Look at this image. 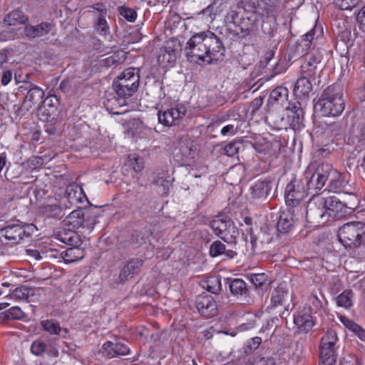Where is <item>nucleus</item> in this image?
Segmentation results:
<instances>
[{
    "label": "nucleus",
    "instance_id": "obj_33",
    "mask_svg": "<svg viewBox=\"0 0 365 365\" xmlns=\"http://www.w3.org/2000/svg\"><path fill=\"white\" fill-rule=\"evenodd\" d=\"M293 220L291 216L287 213H282L277 222V229L280 232H287L291 228Z\"/></svg>",
    "mask_w": 365,
    "mask_h": 365
},
{
    "label": "nucleus",
    "instance_id": "obj_25",
    "mask_svg": "<svg viewBox=\"0 0 365 365\" xmlns=\"http://www.w3.org/2000/svg\"><path fill=\"white\" fill-rule=\"evenodd\" d=\"M141 265L142 262L138 259H132L129 261L128 263L123 267L120 272V279L122 280H126L128 278L132 277L138 272Z\"/></svg>",
    "mask_w": 365,
    "mask_h": 365
},
{
    "label": "nucleus",
    "instance_id": "obj_62",
    "mask_svg": "<svg viewBox=\"0 0 365 365\" xmlns=\"http://www.w3.org/2000/svg\"><path fill=\"white\" fill-rule=\"evenodd\" d=\"M212 7L211 6H209L202 11V14L204 16H209L210 18V20L212 21L214 17L212 16Z\"/></svg>",
    "mask_w": 365,
    "mask_h": 365
},
{
    "label": "nucleus",
    "instance_id": "obj_46",
    "mask_svg": "<svg viewBox=\"0 0 365 365\" xmlns=\"http://www.w3.org/2000/svg\"><path fill=\"white\" fill-rule=\"evenodd\" d=\"M102 353L108 358L115 357L114 343L106 341L103 344Z\"/></svg>",
    "mask_w": 365,
    "mask_h": 365
},
{
    "label": "nucleus",
    "instance_id": "obj_26",
    "mask_svg": "<svg viewBox=\"0 0 365 365\" xmlns=\"http://www.w3.org/2000/svg\"><path fill=\"white\" fill-rule=\"evenodd\" d=\"M66 224L70 229H76L83 225V212L81 210H76L71 212L66 219Z\"/></svg>",
    "mask_w": 365,
    "mask_h": 365
},
{
    "label": "nucleus",
    "instance_id": "obj_27",
    "mask_svg": "<svg viewBox=\"0 0 365 365\" xmlns=\"http://www.w3.org/2000/svg\"><path fill=\"white\" fill-rule=\"evenodd\" d=\"M210 253L212 257L225 255L229 258H232L235 255V253L233 251L227 250L225 245L220 241H215L212 244L210 249Z\"/></svg>",
    "mask_w": 365,
    "mask_h": 365
},
{
    "label": "nucleus",
    "instance_id": "obj_2",
    "mask_svg": "<svg viewBox=\"0 0 365 365\" xmlns=\"http://www.w3.org/2000/svg\"><path fill=\"white\" fill-rule=\"evenodd\" d=\"M246 18H242L235 10H230L225 21L227 29L234 36L245 37L255 29L262 20V14L257 0H249L243 3Z\"/></svg>",
    "mask_w": 365,
    "mask_h": 365
},
{
    "label": "nucleus",
    "instance_id": "obj_32",
    "mask_svg": "<svg viewBox=\"0 0 365 365\" xmlns=\"http://www.w3.org/2000/svg\"><path fill=\"white\" fill-rule=\"evenodd\" d=\"M29 292L26 287L21 286L12 290L6 297L15 301L23 300L29 297Z\"/></svg>",
    "mask_w": 365,
    "mask_h": 365
},
{
    "label": "nucleus",
    "instance_id": "obj_34",
    "mask_svg": "<svg viewBox=\"0 0 365 365\" xmlns=\"http://www.w3.org/2000/svg\"><path fill=\"white\" fill-rule=\"evenodd\" d=\"M288 98V90L284 87H277L274 89L269 96L271 101H284Z\"/></svg>",
    "mask_w": 365,
    "mask_h": 365
},
{
    "label": "nucleus",
    "instance_id": "obj_36",
    "mask_svg": "<svg viewBox=\"0 0 365 365\" xmlns=\"http://www.w3.org/2000/svg\"><path fill=\"white\" fill-rule=\"evenodd\" d=\"M44 96L43 91L38 87L31 88L26 96V99L33 103H36L41 101Z\"/></svg>",
    "mask_w": 365,
    "mask_h": 365
},
{
    "label": "nucleus",
    "instance_id": "obj_41",
    "mask_svg": "<svg viewBox=\"0 0 365 365\" xmlns=\"http://www.w3.org/2000/svg\"><path fill=\"white\" fill-rule=\"evenodd\" d=\"M359 0H334V5L342 10H351Z\"/></svg>",
    "mask_w": 365,
    "mask_h": 365
},
{
    "label": "nucleus",
    "instance_id": "obj_35",
    "mask_svg": "<svg viewBox=\"0 0 365 365\" xmlns=\"http://www.w3.org/2000/svg\"><path fill=\"white\" fill-rule=\"evenodd\" d=\"M41 325L45 331L48 332L50 334H60L61 329L59 323L54 320H44L41 322Z\"/></svg>",
    "mask_w": 365,
    "mask_h": 365
},
{
    "label": "nucleus",
    "instance_id": "obj_28",
    "mask_svg": "<svg viewBox=\"0 0 365 365\" xmlns=\"http://www.w3.org/2000/svg\"><path fill=\"white\" fill-rule=\"evenodd\" d=\"M288 297V292L282 287H277L274 290L271 297V305L273 307L285 306L286 298Z\"/></svg>",
    "mask_w": 365,
    "mask_h": 365
},
{
    "label": "nucleus",
    "instance_id": "obj_40",
    "mask_svg": "<svg viewBox=\"0 0 365 365\" xmlns=\"http://www.w3.org/2000/svg\"><path fill=\"white\" fill-rule=\"evenodd\" d=\"M46 349V344L41 339L35 340L31 346V351L35 356L42 355Z\"/></svg>",
    "mask_w": 365,
    "mask_h": 365
},
{
    "label": "nucleus",
    "instance_id": "obj_37",
    "mask_svg": "<svg viewBox=\"0 0 365 365\" xmlns=\"http://www.w3.org/2000/svg\"><path fill=\"white\" fill-rule=\"evenodd\" d=\"M230 289L235 295H242L245 292L246 284L242 279H235L230 284Z\"/></svg>",
    "mask_w": 365,
    "mask_h": 365
},
{
    "label": "nucleus",
    "instance_id": "obj_56",
    "mask_svg": "<svg viewBox=\"0 0 365 365\" xmlns=\"http://www.w3.org/2000/svg\"><path fill=\"white\" fill-rule=\"evenodd\" d=\"M314 37V31L311 30L303 36L302 42L305 46H309Z\"/></svg>",
    "mask_w": 365,
    "mask_h": 365
},
{
    "label": "nucleus",
    "instance_id": "obj_6",
    "mask_svg": "<svg viewBox=\"0 0 365 365\" xmlns=\"http://www.w3.org/2000/svg\"><path fill=\"white\" fill-rule=\"evenodd\" d=\"M365 235V225L361 222H351L341 226L338 232L340 242L346 247H357Z\"/></svg>",
    "mask_w": 365,
    "mask_h": 365
},
{
    "label": "nucleus",
    "instance_id": "obj_18",
    "mask_svg": "<svg viewBox=\"0 0 365 365\" xmlns=\"http://www.w3.org/2000/svg\"><path fill=\"white\" fill-rule=\"evenodd\" d=\"M310 308H304L294 317L295 325L302 331H308L314 327L315 322Z\"/></svg>",
    "mask_w": 365,
    "mask_h": 365
},
{
    "label": "nucleus",
    "instance_id": "obj_44",
    "mask_svg": "<svg viewBox=\"0 0 365 365\" xmlns=\"http://www.w3.org/2000/svg\"><path fill=\"white\" fill-rule=\"evenodd\" d=\"M353 143L362 145L365 143V127L355 128L353 130Z\"/></svg>",
    "mask_w": 365,
    "mask_h": 365
},
{
    "label": "nucleus",
    "instance_id": "obj_9",
    "mask_svg": "<svg viewBox=\"0 0 365 365\" xmlns=\"http://www.w3.org/2000/svg\"><path fill=\"white\" fill-rule=\"evenodd\" d=\"M336 333L330 330L322 338L320 346V359L322 365H334L336 361L337 354L336 343Z\"/></svg>",
    "mask_w": 365,
    "mask_h": 365
},
{
    "label": "nucleus",
    "instance_id": "obj_1",
    "mask_svg": "<svg viewBox=\"0 0 365 365\" xmlns=\"http://www.w3.org/2000/svg\"><path fill=\"white\" fill-rule=\"evenodd\" d=\"M184 50L187 60L199 65L220 60L225 51L220 38L210 31L192 36L187 41Z\"/></svg>",
    "mask_w": 365,
    "mask_h": 365
},
{
    "label": "nucleus",
    "instance_id": "obj_60",
    "mask_svg": "<svg viewBox=\"0 0 365 365\" xmlns=\"http://www.w3.org/2000/svg\"><path fill=\"white\" fill-rule=\"evenodd\" d=\"M261 343H262V339L260 337L256 336V337L252 338L251 341L249 342L248 346L251 349H255L260 345Z\"/></svg>",
    "mask_w": 365,
    "mask_h": 365
},
{
    "label": "nucleus",
    "instance_id": "obj_63",
    "mask_svg": "<svg viewBox=\"0 0 365 365\" xmlns=\"http://www.w3.org/2000/svg\"><path fill=\"white\" fill-rule=\"evenodd\" d=\"M174 180L173 178H171L170 177H168V179L163 180L162 182H161V185L165 187V188H167L168 189V187L171 185L173 181Z\"/></svg>",
    "mask_w": 365,
    "mask_h": 365
},
{
    "label": "nucleus",
    "instance_id": "obj_53",
    "mask_svg": "<svg viewBox=\"0 0 365 365\" xmlns=\"http://www.w3.org/2000/svg\"><path fill=\"white\" fill-rule=\"evenodd\" d=\"M237 133V128L234 126V125H227L224 126L221 130V135L223 136L226 135H233Z\"/></svg>",
    "mask_w": 365,
    "mask_h": 365
},
{
    "label": "nucleus",
    "instance_id": "obj_64",
    "mask_svg": "<svg viewBox=\"0 0 365 365\" xmlns=\"http://www.w3.org/2000/svg\"><path fill=\"white\" fill-rule=\"evenodd\" d=\"M309 301L313 304V305L316 307V308H318L319 307L321 306V302L319 301V299L316 297H312L310 298Z\"/></svg>",
    "mask_w": 365,
    "mask_h": 365
},
{
    "label": "nucleus",
    "instance_id": "obj_24",
    "mask_svg": "<svg viewBox=\"0 0 365 365\" xmlns=\"http://www.w3.org/2000/svg\"><path fill=\"white\" fill-rule=\"evenodd\" d=\"M341 324L365 343V329L345 316H340Z\"/></svg>",
    "mask_w": 365,
    "mask_h": 365
},
{
    "label": "nucleus",
    "instance_id": "obj_17",
    "mask_svg": "<svg viewBox=\"0 0 365 365\" xmlns=\"http://www.w3.org/2000/svg\"><path fill=\"white\" fill-rule=\"evenodd\" d=\"M196 307L199 312L206 317L214 314L217 304L212 297L208 294L199 295L196 299Z\"/></svg>",
    "mask_w": 365,
    "mask_h": 365
},
{
    "label": "nucleus",
    "instance_id": "obj_16",
    "mask_svg": "<svg viewBox=\"0 0 365 365\" xmlns=\"http://www.w3.org/2000/svg\"><path fill=\"white\" fill-rule=\"evenodd\" d=\"M316 78H311L307 75H302L300 73L299 78L297 80L293 92L298 98H305L309 97V93L312 91V82Z\"/></svg>",
    "mask_w": 365,
    "mask_h": 365
},
{
    "label": "nucleus",
    "instance_id": "obj_30",
    "mask_svg": "<svg viewBox=\"0 0 365 365\" xmlns=\"http://www.w3.org/2000/svg\"><path fill=\"white\" fill-rule=\"evenodd\" d=\"M336 304L344 308H349L353 304V292L345 290L336 297Z\"/></svg>",
    "mask_w": 365,
    "mask_h": 365
},
{
    "label": "nucleus",
    "instance_id": "obj_14",
    "mask_svg": "<svg viewBox=\"0 0 365 365\" xmlns=\"http://www.w3.org/2000/svg\"><path fill=\"white\" fill-rule=\"evenodd\" d=\"M326 200V220L330 218L339 219L346 214V207L345 205L341 202L335 196H330L325 198Z\"/></svg>",
    "mask_w": 365,
    "mask_h": 365
},
{
    "label": "nucleus",
    "instance_id": "obj_49",
    "mask_svg": "<svg viewBox=\"0 0 365 365\" xmlns=\"http://www.w3.org/2000/svg\"><path fill=\"white\" fill-rule=\"evenodd\" d=\"M115 357L120 356H125L130 353L129 348L123 344L115 343L114 344Z\"/></svg>",
    "mask_w": 365,
    "mask_h": 365
},
{
    "label": "nucleus",
    "instance_id": "obj_52",
    "mask_svg": "<svg viewBox=\"0 0 365 365\" xmlns=\"http://www.w3.org/2000/svg\"><path fill=\"white\" fill-rule=\"evenodd\" d=\"M37 27V34L38 36H43L46 34L51 29V24L48 23H42L38 26Z\"/></svg>",
    "mask_w": 365,
    "mask_h": 365
},
{
    "label": "nucleus",
    "instance_id": "obj_11",
    "mask_svg": "<svg viewBox=\"0 0 365 365\" xmlns=\"http://www.w3.org/2000/svg\"><path fill=\"white\" fill-rule=\"evenodd\" d=\"M322 59V53L319 50H312L304 55V61L301 66L302 75L316 78L321 71L319 68Z\"/></svg>",
    "mask_w": 365,
    "mask_h": 365
},
{
    "label": "nucleus",
    "instance_id": "obj_10",
    "mask_svg": "<svg viewBox=\"0 0 365 365\" xmlns=\"http://www.w3.org/2000/svg\"><path fill=\"white\" fill-rule=\"evenodd\" d=\"M325 197L320 195L313 194L307 207V217L312 220L325 222L326 215Z\"/></svg>",
    "mask_w": 365,
    "mask_h": 365
},
{
    "label": "nucleus",
    "instance_id": "obj_38",
    "mask_svg": "<svg viewBox=\"0 0 365 365\" xmlns=\"http://www.w3.org/2000/svg\"><path fill=\"white\" fill-rule=\"evenodd\" d=\"M247 279L257 287H262L267 282V276L264 273L251 274Z\"/></svg>",
    "mask_w": 365,
    "mask_h": 365
},
{
    "label": "nucleus",
    "instance_id": "obj_22",
    "mask_svg": "<svg viewBox=\"0 0 365 365\" xmlns=\"http://www.w3.org/2000/svg\"><path fill=\"white\" fill-rule=\"evenodd\" d=\"M279 148V143L269 140L267 137H259L257 138L254 148L258 153H269L273 150Z\"/></svg>",
    "mask_w": 365,
    "mask_h": 365
},
{
    "label": "nucleus",
    "instance_id": "obj_58",
    "mask_svg": "<svg viewBox=\"0 0 365 365\" xmlns=\"http://www.w3.org/2000/svg\"><path fill=\"white\" fill-rule=\"evenodd\" d=\"M11 78H12L11 71H6L4 72V73L2 75L1 82L2 85L6 86L11 82Z\"/></svg>",
    "mask_w": 365,
    "mask_h": 365
},
{
    "label": "nucleus",
    "instance_id": "obj_29",
    "mask_svg": "<svg viewBox=\"0 0 365 365\" xmlns=\"http://www.w3.org/2000/svg\"><path fill=\"white\" fill-rule=\"evenodd\" d=\"M83 257V251L78 247H71L65 251L63 260L66 264L77 262Z\"/></svg>",
    "mask_w": 365,
    "mask_h": 365
},
{
    "label": "nucleus",
    "instance_id": "obj_47",
    "mask_svg": "<svg viewBox=\"0 0 365 365\" xmlns=\"http://www.w3.org/2000/svg\"><path fill=\"white\" fill-rule=\"evenodd\" d=\"M240 146L237 142L230 143L224 148V153L228 156H234L238 153Z\"/></svg>",
    "mask_w": 365,
    "mask_h": 365
},
{
    "label": "nucleus",
    "instance_id": "obj_15",
    "mask_svg": "<svg viewBox=\"0 0 365 365\" xmlns=\"http://www.w3.org/2000/svg\"><path fill=\"white\" fill-rule=\"evenodd\" d=\"M158 121L165 126L175 125L185 115V110L180 108H170L165 110H159Z\"/></svg>",
    "mask_w": 365,
    "mask_h": 365
},
{
    "label": "nucleus",
    "instance_id": "obj_7",
    "mask_svg": "<svg viewBox=\"0 0 365 365\" xmlns=\"http://www.w3.org/2000/svg\"><path fill=\"white\" fill-rule=\"evenodd\" d=\"M36 231L37 228L34 224H10L0 230V237H4L12 244H16L24 237H30Z\"/></svg>",
    "mask_w": 365,
    "mask_h": 365
},
{
    "label": "nucleus",
    "instance_id": "obj_5",
    "mask_svg": "<svg viewBox=\"0 0 365 365\" xmlns=\"http://www.w3.org/2000/svg\"><path fill=\"white\" fill-rule=\"evenodd\" d=\"M331 171V165L327 163H310L304 172V182L307 192L317 195L324 186Z\"/></svg>",
    "mask_w": 365,
    "mask_h": 365
},
{
    "label": "nucleus",
    "instance_id": "obj_54",
    "mask_svg": "<svg viewBox=\"0 0 365 365\" xmlns=\"http://www.w3.org/2000/svg\"><path fill=\"white\" fill-rule=\"evenodd\" d=\"M340 365H362V364L356 357L349 356L348 359L343 358L342 361L340 362Z\"/></svg>",
    "mask_w": 365,
    "mask_h": 365
},
{
    "label": "nucleus",
    "instance_id": "obj_55",
    "mask_svg": "<svg viewBox=\"0 0 365 365\" xmlns=\"http://www.w3.org/2000/svg\"><path fill=\"white\" fill-rule=\"evenodd\" d=\"M59 236V240L61 242L64 243H71L75 236V233L73 232L69 231L68 233L60 234Z\"/></svg>",
    "mask_w": 365,
    "mask_h": 365
},
{
    "label": "nucleus",
    "instance_id": "obj_23",
    "mask_svg": "<svg viewBox=\"0 0 365 365\" xmlns=\"http://www.w3.org/2000/svg\"><path fill=\"white\" fill-rule=\"evenodd\" d=\"M68 201L71 204H78L83 202V200L86 198V194L82 187L77 185H70L67 186L66 190Z\"/></svg>",
    "mask_w": 365,
    "mask_h": 365
},
{
    "label": "nucleus",
    "instance_id": "obj_13",
    "mask_svg": "<svg viewBox=\"0 0 365 365\" xmlns=\"http://www.w3.org/2000/svg\"><path fill=\"white\" fill-rule=\"evenodd\" d=\"M329 191L340 193H351L350 189L348 187L349 185H348V180L346 179V175L345 173H341L339 172L337 170L334 169L332 165H331V171L329 173Z\"/></svg>",
    "mask_w": 365,
    "mask_h": 365
},
{
    "label": "nucleus",
    "instance_id": "obj_45",
    "mask_svg": "<svg viewBox=\"0 0 365 365\" xmlns=\"http://www.w3.org/2000/svg\"><path fill=\"white\" fill-rule=\"evenodd\" d=\"M5 314L7 318L12 319H21L24 315L23 311L19 307H13L9 309Z\"/></svg>",
    "mask_w": 365,
    "mask_h": 365
},
{
    "label": "nucleus",
    "instance_id": "obj_21",
    "mask_svg": "<svg viewBox=\"0 0 365 365\" xmlns=\"http://www.w3.org/2000/svg\"><path fill=\"white\" fill-rule=\"evenodd\" d=\"M271 190L270 184L267 181H257L250 187V194L255 199H264Z\"/></svg>",
    "mask_w": 365,
    "mask_h": 365
},
{
    "label": "nucleus",
    "instance_id": "obj_57",
    "mask_svg": "<svg viewBox=\"0 0 365 365\" xmlns=\"http://www.w3.org/2000/svg\"><path fill=\"white\" fill-rule=\"evenodd\" d=\"M37 27L34 26H27L25 28V32L26 36L35 38L38 36V34H37Z\"/></svg>",
    "mask_w": 365,
    "mask_h": 365
},
{
    "label": "nucleus",
    "instance_id": "obj_50",
    "mask_svg": "<svg viewBox=\"0 0 365 365\" xmlns=\"http://www.w3.org/2000/svg\"><path fill=\"white\" fill-rule=\"evenodd\" d=\"M251 365H275V362L272 358L256 356L251 362Z\"/></svg>",
    "mask_w": 365,
    "mask_h": 365
},
{
    "label": "nucleus",
    "instance_id": "obj_8",
    "mask_svg": "<svg viewBox=\"0 0 365 365\" xmlns=\"http://www.w3.org/2000/svg\"><path fill=\"white\" fill-rule=\"evenodd\" d=\"M210 227L216 235L228 242H234L238 235L234 222L226 216H216L210 221Z\"/></svg>",
    "mask_w": 365,
    "mask_h": 365
},
{
    "label": "nucleus",
    "instance_id": "obj_42",
    "mask_svg": "<svg viewBox=\"0 0 365 365\" xmlns=\"http://www.w3.org/2000/svg\"><path fill=\"white\" fill-rule=\"evenodd\" d=\"M207 291L212 293H217L221 289V282L218 277H210L207 282Z\"/></svg>",
    "mask_w": 365,
    "mask_h": 365
},
{
    "label": "nucleus",
    "instance_id": "obj_51",
    "mask_svg": "<svg viewBox=\"0 0 365 365\" xmlns=\"http://www.w3.org/2000/svg\"><path fill=\"white\" fill-rule=\"evenodd\" d=\"M356 21L359 27L365 31V5L361 9L356 16Z\"/></svg>",
    "mask_w": 365,
    "mask_h": 365
},
{
    "label": "nucleus",
    "instance_id": "obj_4",
    "mask_svg": "<svg viewBox=\"0 0 365 365\" xmlns=\"http://www.w3.org/2000/svg\"><path fill=\"white\" fill-rule=\"evenodd\" d=\"M140 83V71L135 68H128L125 69L114 81L113 87L116 94L125 99L132 96L138 90ZM118 104L124 105V100L118 102V100L113 98L108 100L106 106L113 109V106Z\"/></svg>",
    "mask_w": 365,
    "mask_h": 365
},
{
    "label": "nucleus",
    "instance_id": "obj_20",
    "mask_svg": "<svg viewBox=\"0 0 365 365\" xmlns=\"http://www.w3.org/2000/svg\"><path fill=\"white\" fill-rule=\"evenodd\" d=\"M307 190L296 189L294 185H288L286 187L284 198L286 203L289 206H295L303 200L307 194Z\"/></svg>",
    "mask_w": 365,
    "mask_h": 365
},
{
    "label": "nucleus",
    "instance_id": "obj_19",
    "mask_svg": "<svg viewBox=\"0 0 365 365\" xmlns=\"http://www.w3.org/2000/svg\"><path fill=\"white\" fill-rule=\"evenodd\" d=\"M282 121L286 120L284 126H289L293 130H300L303 126V110L296 107L286 110V119L282 118Z\"/></svg>",
    "mask_w": 365,
    "mask_h": 365
},
{
    "label": "nucleus",
    "instance_id": "obj_43",
    "mask_svg": "<svg viewBox=\"0 0 365 365\" xmlns=\"http://www.w3.org/2000/svg\"><path fill=\"white\" fill-rule=\"evenodd\" d=\"M95 28L97 32L102 36H106L109 34V26L106 20L103 17H99L95 24Z\"/></svg>",
    "mask_w": 365,
    "mask_h": 365
},
{
    "label": "nucleus",
    "instance_id": "obj_12",
    "mask_svg": "<svg viewBox=\"0 0 365 365\" xmlns=\"http://www.w3.org/2000/svg\"><path fill=\"white\" fill-rule=\"evenodd\" d=\"M178 46V43L173 40L166 41L159 51L158 56L159 64L163 67L173 66L177 58Z\"/></svg>",
    "mask_w": 365,
    "mask_h": 365
},
{
    "label": "nucleus",
    "instance_id": "obj_59",
    "mask_svg": "<svg viewBox=\"0 0 365 365\" xmlns=\"http://www.w3.org/2000/svg\"><path fill=\"white\" fill-rule=\"evenodd\" d=\"M255 327V322L253 321H249L247 323L242 324L237 327L239 332L245 331Z\"/></svg>",
    "mask_w": 365,
    "mask_h": 365
},
{
    "label": "nucleus",
    "instance_id": "obj_31",
    "mask_svg": "<svg viewBox=\"0 0 365 365\" xmlns=\"http://www.w3.org/2000/svg\"><path fill=\"white\" fill-rule=\"evenodd\" d=\"M4 21L9 25H16L25 23L26 17L21 11L15 10L10 12L5 18Z\"/></svg>",
    "mask_w": 365,
    "mask_h": 365
},
{
    "label": "nucleus",
    "instance_id": "obj_48",
    "mask_svg": "<svg viewBox=\"0 0 365 365\" xmlns=\"http://www.w3.org/2000/svg\"><path fill=\"white\" fill-rule=\"evenodd\" d=\"M120 13L125 19L130 22L134 21L137 18L136 11L129 8L122 7Z\"/></svg>",
    "mask_w": 365,
    "mask_h": 365
},
{
    "label": "nucleus",
    "instance_id": "obj_39",
    "mask_svg": "<svg viewBox=\"0 0 365 365\" xmlns=\"http://www.w3.org/2000/svg\"><path fill=\"white\" fill-rule=\"evenodd\" d=\"M128 164L129 166L132 167L136 173L141 171L143 168V163L140 157L136 154H131L128 155Z\"/></svg>",
    "mask_w": 365,
    "mask_h": 365
},
{
    "label": "nucleus",
    "instance_id": "obj_61",
    "mask_svg": "<svg viewBox=\"0 0 365 365\" xmlns=\"http://www.w3.org/2000/svg\"><path fill=\"white\" fill-rule=\"evenodd\" d=\"M27 252H28V255L29 256L34 257L36 259H41L40 252L38 250H28Z\"/></svg>",
    "mask_w": 365,
    "mask_h": 365
},
{
    "label": "nucleus",
    "instance_id": "obj_3",
    "mask_svg": "<svg viewBox=\"0 0 365 365\" xmlns=\"http://www.w3.org/2000/svg\"><path fill=\"white\" fill-rule=\"evenodd\" d=\"M345 108V101L341 87L333 84L326 88L314 103L316 113L325 117H337Z\"/></svg>",
    "mask_w": 365,
    "mask_h": 365
}]
</instances>
